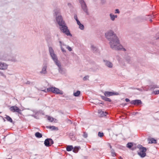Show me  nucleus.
<instances>
[{
  "label": "nucleus",
  "mask_w": 159,
  "mask_h": 159,
  "mask_svg": "<svg viewBox=\"0 0 159 159\" xmlns=\"http://www.w3.org/2000/svg\"><path fill=\"white\" fill-rule=\"evenodd\" d=\"M48 119L50 122H52L54 120V118L53 117L49 116L48 117Z\"/></svg>",
  "instance_id": "nucleus-30"
},
{
  "label": "nucleus",
  "mask_w": 159,
  "mask_h": 159,
  "mask_svg": "<svg viewBox=\"0 0 159 159\" xmlns=\"http://www.w3.org/2000/svg\"><path fill=\"white\" fill-rule=\"evenodd\" d=\"M125 101L126 102H129L130 101V100H129V99L127 98H126L125 99Z\"/></svg>",
  "instance_id": "nucleus-40"
},
{
  "label": "nucleus",
  "mask_w": 159,
  "mask_h": 159,
  "mask_svg": "<svg viewBox=\"0 0 159 159\" xmlns=\"http://www.w3.org/2000/svg\"><path fill=\"white\" fill-rule=\"evenodd\" d=\"M83 136L84 138H87L88 137V134L87 133L84 132L83 135Z\"/></svg>",
  "instance_id": "nucleus-35"
},
{
  "label": "nucleus",
  "mask_w": 159,
  "mask_h": 159,
  "mask_svg": "<svg viewBox=\"0 0 159 159\" xmlns=\"http://www.w3.org/2000/svg\"><path fill=\"white\" fill-rule=\"evenodd\" d=\"M60 29V30L64 33H65L67 36H72V34L70 33L68 27L66 25V24L65 23L61 25H59Z\"/></svg>",
  "instance_id": "nucleus-3"
},
{
  "label": "nucleus",
  "mask_w": 159,
  "mask_h": 159,
  "mask_svg": "<svg viewBox=\"0 0 159 159\" xmlns=\"http://www.w3.org/2000/svg\"><path fill=\"white\" fill-rule=\"evenodd\" d=\"M47 92H52L56 94H62L63 92L62 91H60L57 88L53 87H50L47 89Z\"/></svg>",
  "instance_id": "nucleus-4"
},
{
  "label": "nucleus",
  "mask_w": 159,
  "mask_h": 159,
  "mask_svg": "<svg viewBox=\"0 0 159 159\" xmlns=\"http://www.w3.org/2000/svg\"><path fill=\"white\" fill-rule=\"evenodd\" d=\"M10 59L9 58H6L4 59V60H9Z\"/></svg>",
  "instance_id": "nucleus-41"
},
{
  "label": "nucleus",
  "mask_w": 159,
  "mask_h": 159,
  "mask_svg": "<svg viewBox=\"0 0 159 159\" xmlns=\"http://www.w3.org/2000/svg\"><path fill=\"white\" fill-rule=\"evenodd\" d=\"M48 64L47 63H43L41 71L40 72L41 74H46L47 73V68Z\"/></svg>",
  "instance_id": "nucleus-12"
},
{
  "label": "nucleus",
  "mask_w": 159,
  "mask_h": 159,
  "mask_svg": "<svg viewBox=\"0 0 159 159\" xmlns=\"http://www.w3.org/2000/svg\"><path fill=\"white\" fill-rule=\"evenodd\" d=\"M48 127L50 129H52V130H55L57 128L56 127L53 126H48Z\"/></svg>",
  "instance_id": "nucleus-32"
},
{
  "label": "nucleus",
  "mask_w": 159,
  "mask_h": 159,
  "mask_svg": "<svg viewBox=\"0 0 159 159\" xmlns=\"http://www.w3.org/2000/svg\"><path fill=\"white\" fill-rule=\"evenodd\" d=\"M10 109L11 111L13 112H16L19 113L21 111V110L18 107L15 106L11 107L10 108Z\"/></svg>",
  "instance_id": "nucleus-13"
},
{
  "label": "nucleus",
  "mask_w": 159,
  "mask_h": 159,
  "mask_svg": "<svg viewBox=\"0 0 159 159\" xmlns=\"http://www.w3.org/2000/svg\"><path fill=\"white\" fill-rule=\"evenodd\" d=\"M105 35L109 41V44L112 49L116 50L123 49L124 51L126 50L120 44L118 38L112 31H108L105 34Z\"/></svg>",
  "instance_id": "nucleus-1"
},
{
  "label": "nucleus",
  "mask_w": 159,
  "mask_h": 159,
  "mask_svg": "<svg viewBox=\"0 0 159 159\" xmlns=\"http://www.w3.org/2000/svg\"><path fill=\"white\" fill-rule=\"evenodd\" d=\"M54 142L52 139L50 138L46 139L44 142L45 145L48 147L50 146Z\"/></svg>",
  "instance_id": "nucleus-9"
},
{
  "label": "nucleus",
  "mask_w": 159,
  "mask_h": 159,
  "mask_svg": "<svg viewBox=\"0 0 159 159\" xmlns=\"http://www.w3.org/2000/svg\"><path fill=\"white\" fill-rule=\"evenodd\" d=\"M80 93V91H77L76 92L74 93V96L75 97H78Z\"/></svg>",
  "instance_id": "nucleus-27"
},
{
  "label": "nucleus",
  "mask_w": 159,
  "mask_h": 159,
  "mask_svg": "<svg viewBox=\"0 0 159 159\" xmlns=\"http://www.w3.org/2000/svg\"><path fill=\"white\" fill-rule=\"evenodd\" d=\"M35 136L38 138H40L42 137V134L39 132H37L35 134Z\"/></svg>",
  "instance_id": "nucleus-25"
},
{
  "label": "nucleus",
  "mask_w": 159,
  "mask_h": 159,
  "mask_svg": "<svg viewBox=\"0 0 159 159\" xmlns=\"http://www.w3.org/2000/svg\"><path fill=\"white\" fill-rule=\"evenodd\" d=\"M7 64L0 62V69L5 70L7 69Z\"/></svg>",
  "instance_id": "nucleus-16"
},
{
  "label": "nucleus",
  "mask_w": 159,
  "mask_h": 159,
  "mask_svg": "<svg viewBox=\"0 0 159 159\" xmlns=\"http://www.w3.org/2000/svg\"><path fill=\"white\" fill-rule=\"evenodd\" d=\"M74 19L76 20L77 21H77H79V20L78 19L77 16L76 15H75L74 16Z\"/></svg>",
  "instance_id": "nucleus-37"
},
{
  "label": "nucleus",
  "mask_w": 159,
  "mask_h": 159,
  "mask_svg": "<svg viewBox=\"0 0 159 159\" xmlns=\"http://www.w3.org/2000/svg\"><path fill=\"white\" fill-rule=\"evenodd\" d=\"M111 20L112 21H114L115 19L117 18V15H115L112 13H110L109 15Z\"/></svg>",
  "instance_id": "nucleus-18"
},
{
  "label": "nucleus",
  "mask_w": 159,
  "mask_h": 159,
  "mask_svg": "<svg viewBox=\"0 0 159 159\" xmlns=\"http://www.w3.org/2000/svg\"><path fill=\"white\" fill-rule=\"evenodd\" d=\"M159 87L157 86V85H154L152 87V89H155V88H158Z\"/></svg>",
  "instance_id": "nucleus-39"
},
{
  "label": "nucleus",
  "mask_w": 159,
  "mask_h": 159,
  "mask_svg": "<svg viewBox=\"0 0 159 159\" xmlns=\"http://www.w3.org/2000/svg\"><path fill=\"white\" fill-rule=\"evenodd\" d=\"M80 3L81 8L84 11L86 14L87 15L89 14L88 10L86 4L84 0H79Z\"/></svg>",
  "instance_id": "nucleus-5"
},
{
  "label": "nucleus",
  "mask_w": 159,
  "mask_h": 159,
  "mask_svg": "<svg viewBox=\"0 0 159 159\" xmlns=\"http://www.w3.org/2000/svg\"><path fill=\"white\" fill-rule=\"evenodd\" d=\"M73 149V147L72 146H68L66 148V150L67 151H70Z\"/></svg>",
  "instance_id": "nucleus-26"
},
{
  "label": "nucleus",
  "mask_w": 159,
  "mask_h": 159,
  "mask_svg": "<svg viewBox=\"0 0 159 159\" xmlns=\"http://www.w3.org/2000/svg\"><path fill=\"white\" fill-rule=\"evenodd\" d=\"M104 94L105 96L109 97L114 95H116L117 93L111 92L106 91L104 93Z\"/></svg>",
  "instance_id": "nucleus-14"
},
{
  "label": "nucleus",
  "mask_w": 159,
  "mask_h": 159,
  "mask_svg": "<svg viewBox=\"0 0 159 159\" xmlns=\"http://www.w3.org/2000/svg\"><path fill=\"white\" fill-rule=\"evenodd\" d=\"M58 67V71L61 74H64L66 73V70L61 67V62L59 64L56 65Z\"/></svg>",
  "instance_id": "nucleus-11"
},
{
  "label": "nucleus",
  "mask_w": 159,
  "mask_h": 159,
  "mask_svg": "<svg viewBox=\"0 0 159 159\" xmlns=\"http://www.w3.org/2000/svg\"><path fill=\"white\" fill-rule=\"evenodd\" d=\"M106 97V96H101V97L103 100L106 101H108L109 102H111V100L110 98Z\"/></svg>",
  "instance_id": "nucleus-20"
},
{
  "label": "nucleus",
  "mask_w": 159,
  "mask_h": 159,
  "mask_svg": "<svg viewBox=\"0 0 159 159\" xmlns=\"http://www.w3.org/2000/svg\"><path fill=\"white\" fill-rule=\"evenodd\" d=\"M80 148V147H75L74 148H73V151L75 153H76Z\"/></svg>",
  "instance_id": "nucleus-24"
},
{
  "label": "nucleus",
  "mask_w": 159,
  "mask_h": 159,
  "mask_svg": "<svg viewBox=\"0 0 159 159\" xmlns=\"http://www.w3.org/2000/svg\"><path fill=\"white\" fill-rule=\"evenodd\" d=\"M120 12L119 11V10L118 9H116L115 10V13H118V14H119L120 13Z\"/></svg>",
  "instance_id": "nucleus-38"
},
{
  "label": "nucleus",
  "mask_w": 159,
  "mask_h": 159,
  "mask_svg": "<svg viewBox=\"0 0 159 159\" xmlns=\"http://www.w3.org/2000/svg\"><path fill=\"white\" fill-rule=\"evenodd\" d=\"M77 24L79 26V28L81 30H83L84 29V25L82 24L79 21H77Z\"/></svg>",
  "instance_id": "nucleus-21"
},
{
  "label": "nucleus",
  "mask_w": 159,
  "mask_h": 159,
  "mask_svg": "<svg viewBox=\"0 0 159 159\" xmlns=\"http://www.w3.org/2000/svg\"><path fill=\"white\" fill-rule=\"evenodd\" d=\"M56 19L59 25L65 23L61 16H58L57 17L56 16Z\"/></svg>",
  "instance_id": "nucleus-10"
},
{
  "label": "nucleus",
  "mask_w": 159,
  "mask_h": 159,
  "mask_svg": "<svg viewBox=\"0 0 159 159\" xmlns=\"http://www.w3.org/2000/svg\"><path fill=\"white\" fill-rule=\"evenodd\" d=\"M148 141H149V143H157V141L155 139L153 138H151L150 139H148Z\"/></svg>",
  "instance_id": "nucleus-22"
},
{
  "label": "nucleus",
  "mask_w": 159,
  "mask_h": 159,
  "mask_svg": "<svg viewBox=\"0 0 159 159\" xmlns=\"http://www.w3.org/2000/svg\"><path fill=\"white\" fill-rule=\"evenodd\" d=\"M110 148H111V145H110Z\"/></svg>",
  "instance_id": "nucleus-44"
},
{
  "label": "nucleus",
  "mask_w": 159,
  "mask_h": 159,
  "mask_svg": "<svg viewBox=\"0 0 159 159\" xmlns=\"http://www.w3.org/2000/svg\"><path fill=\"white\" fill-rule=\"evenodd\" d=\"M98 113L99 116L101 117L105 116L107 114V113L106 112H104L101 110H98Z\"/></svg>",
  "instance_id": "nucleus-17"
},
{
  "label": "nucleus",
  "mask_w": 159,
  "mask_h": 159,
  "mask_svg": "<svg viewBox=\"0 0 159 159\" xmlns=\"http://www.w3.org/2000/svg\"><path fill=\"white\" fill-rule=\"evenodd\" d=\"M152 93H154L155 94H159V90H155L153 91Z\"/></svg>",
  "instance_id": "nucleus-33"
},
{
  "label": "nucleus",
  "mask_w": 159,
  "mask_h": 159,
  "mask_svg": "<svg viewBox=\"0 0 159 159\" xmlns=\"http://www.w3.org/2000/svg\"><path fill=\"white\" fill-rule=\"evenodd\" d=\"M91 50L94 52L96 53L98 51V49L96 47L93 45H92L91 46Z\"/></svg>",
  "instance_id": "nucleus-19"
},
{
  "label": "nucleus",
  "mask_w": 159,
  "mask_h": 159,
  "mask_svg": "<svg viewBox=\"0 0 159 159\" xmlns=\"http://www.w3.org/2000/svg\"><path fill=\"white\" fill-rule=\"evenodd\" d=\"M130 103L131 104L139 105L142 103V102L140 100H135L131 101Z\"/></svg>",
  "instance_id": "nucleus-15"
},
{
  "label": "nucleus",
  "mask_w": 159,
  "mask_h": 159,
  "mask_svg": "<svg viewBox=\"0 0 159 159\" xmlns=\"http://www.w3.org/2000/svg\"><path fill=\"white\" fill-rule=\"evenodd\" d=\"M60 43V47L61 49V50L62 51V52H63L65 53L66 52V51L63 48V46H64L66 47V48L68 49V50L69 51H71L72 50V49L68 45H66V44H65L64 43H62L61 42V41H59Z\"/></svg>",
  "instance_id": "nucleus-6"
},
{
  "label": "nucleus",
  "mask_w": 159,
  "mask_h": 159,
  "mask_svg": "<svg viewBox=\"0 0 159 159\" xmlns=\"http://www.w3.org/2000/svg\"><path fill=\"white\" fill-rule=\"evenodd\" d=\"M89 78V76H86L84 77L83 78V80H88V79Z\"/></svg>",
  "instance_id": "nucleus-36"
},
{
  "label": "nucleus",
  "mask_w": 159,
  "mask_h": 159,
  "mask_svg": "<svg viewBox=\"0 0 159 159\" xmlns=\"http://www.w3.org/2000/svg\"><path fill=\"white\" fill-rule=\"evenodd\" d=\"M103 62L105 66L109 68H112L113 66V63L109 60H104Z\"/></svg>",
  "instance_id": "nucleus-8"
},
{
  "label": "nucleus",
  "mask_w": 159,
  "mask_h": 159,
  "mask_svg": "<svg viewBox=\"0 0 159 159\" xmlns=\"http://www.w3.org/2000/svg\"><path fill=\"white\" fill-rule=\"evenodd\" d=\"M150 22H152V19H150Z\"/></svg>",
  "instance_id": "nucleus-43"
},
{
  "label": "nucleus",
  "mask_w": 159,
  "mask_h": 159,
  "mask_svg": "<svg viewBox=\"0 0 159 159\" xmlns=\"http://www.w3.org/2000/svg\"><path fill=\"white\" fill-rule=\"evenodd\" d=\"M133 146V143H129L127 144V147L130 149Z\"/></svg>",
  "instance_id": "nucleus-28"
},
{
  "label": "nucleus",
  "mask_w": 159,
  "mask_h": 159,
  "mask_svg": "<svg viewBox=\"0 0 159 159\" xmlns=\"http://www.w3.org/2000/svg\"><path fill=\"white\" fill-rule=\"evenodd\" d=\"M6 117H5V118L7 120L12 123L13 121L12 119L9 116L7 115H6Z\"/></svg>",
  "instance_id": "nucleus-23"
},
{
  "label": "nucleus",
  "mask_w": 159,
  "mask_h": 159,
  "mask_svg": "<svg viewBox=\"0 0 159 159\" xmlns=\"http://www.w3.org/2000/svg\"><path fill=\"white\" fill-rule=\"evenodd\" d=\"M111 152L112 156H114L116 155L115 152L114 151V150H113L112 149L111 150Z\"/></svg>",
  "instance_id": "nucleus-34"
},
{
  "label": "nucleus",
  "mask_w": 159,
  "mask_h": 159,
  "mask_svg": "<svg viewBox=\"0 0 159 159\" xmlns=\"http://www.w3.org/2000/svg\"><path fill=\"white\" fill-rule=\"evenodd\" d=\"M49 51L51 57L55 64H59L60 62L58 60L57 55L55 54L54 51L52 47L49 48Z\"/></svg>",
  "instance_id": "nucleus-2"
},
{
  "label": "nucleus",
  "mask_w": 159,
  "mask_h": 159,
  "mask_svg": "<svg viewBox=\"0 0 159 159\" xmlns=\"http://www.w3.org/2000/svg\"><path fill=\"white\" fill-rule=\"evenodd\" d=\"M43 91L45 92H47V89L46 90H46H45V89L44 90H43Z\"/></svg>",
  "instance_id": "nucleus-42"
},
{
  "label": "nucleus",
  "mask_w": 159,
  "mask_h": 159,
  "mask_svg": "<svg viewBox=\"0 0 159 159\" xmlns=\"http://www.w3.org/2000/svg\"><path fill=\"white\" fill-rule=\"evenodd\" d=\"M98 135L99 137H102L104 135V134L103 133H101L100 132H99L98 133Z\"/></svg>",
  "instance_id": "nucleus-31"
},
{
  "label": "nucleus",
  "mask_w": 159,
  "mask_h": 159,
  "mask_svg": "<svg viewBox=\"0 0 159 159\" xmlns=\"http://www.w3.org/2000/svg\"><path fill=\"white\" fill-rule=\"evenodd\" d=\"M139 147L140 151L138 152V154L141 157H143L146 156V154L145 152L146 151V149L144 147H142V146Z\"/></svg>",
  "instance_id": "nucleus-7"
},
{
  "label": "nucleus",
  "mask_w": 159,
  "mask_h": 159,
  "mask_svg": "<svg viewBox=\"0 0 159 159\" xmlns=\"http://www.w3.org/2000/svg\"><path fill=\"white\" fill-rule=\"evenodd\" d=\"M126 60L129 63H130L131 61V59L130 57H126Z\"/></svg>",
  "instance_id": "nucleus-29"
}]
</instances>
